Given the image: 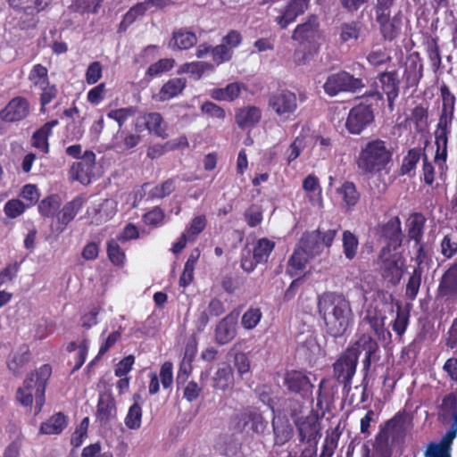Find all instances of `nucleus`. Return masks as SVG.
Segmentation results:
<instances>
[{
	"label": "nucleus",
	"instance_id": "f257e3e1",
	"mask_svg": "<svg viewBox=\"0 0 457 457\" xmlns=\"http://www.w3.org/2000/svg\"><path fill=\"white\" fill-rule=\"evenodd\" d=\"M328 335L334 338L342 337L353 322V312L350 302L343 294L325 292L318 301Z\"/></svg>",
	"mask_w": 457,
	"mask_h": 457
},
{
	"label": "nucleus",
	"instance_id": "f03ea898",
	"mask_svg": "<svg viewBox=\"0 0 457 457\" xmlns=\"http://www.w3.org/2000/svg\"><path fill=\"white\" fill-rule=\"evenodd\" d=\"M84 204L85 197L79 195L61 208V196L52 194L39 202L38 211L42 216L52 219L51 227L54 231L62 233L83 208Z\"/></svg>",
	"mask_w": 457,
	"mask_h": 457
},
{
	"label": "nucleus",
	"instance_id": "7ed1b4c3",
	"mask_svg": "<svg viewBox=\"0 0 457 457\" xmlns=\"http://www.w3.org/2000/svg\"><path fill=\"white\" fill-rule=\"evenodd\" d=\"M392 161L393 152L387 143L380 138H373L361 145L355 162L363 175L373 177L387 170Z\"/></svg>",
	"mask_w": 457,
	"mask_h": 457
},
{
	"label": "nucleus",
	"instance_id": "20e7f679",
	"mask_svg": "<svg viewBox=\"0 0 457 457\" xmlns=\"http://www.w3.org/2000/svg\"><path fill=\"white\" fill-rule=\"evenodd\" d=\"M440 97L442 106L435 130V143L436 145L435 158L445 161L447 157L448 137L451 133L454 118L456 97L445 83L440 86Z\"/></svg>",
	"mask_w": 457,
	"mask_h": 457
},
{
	"label": "nucleus",
	"instance_id": "39448f33",
	"mask_svg": "<svg viewBox=\"0 0 457 457\" xmlns=\"http://www.w3.org/2000/svg\"><path fill=\"white\" fill-rule=\"evenodd\" d=\"M231 426L237 433L262 434L268 425L262 411L254 406H246L239 410L231 418Z\"/></svg>",
	"mask_w": 457,
	"mask_h": 457
},
{
	"label": "nucleus",
	"instance_id": "423d86ee",
	"mask_svg": "<svg viewBox=\"0 0 457 457\" xmlns=\"http://www.w3.org/2000/svg\"><path fill=\"white\" fill-rule=\"evenodd\" d=\"M268 105L283 120H291L298 109V97L287 88H278L269 94Z\"/></svg>",
	"mask_w": 457,
	"mask_h": 457
},
{
	"label": "nucleus",
	"instance_id": "0eeeda50",
	"mask_svg": "<svg viewBox=\"0 0 457 457\" xmlns=\"http://www.w3.org/2000/svg\"><path fill=\"white\" fill-rule=\"evenodd\" d=\"M362 87L364 83L361 79L345 71L330 74L323 85L324 92L328 96H336L343 92L355 93Z\"/></svg>",
	"mask_w": 457,
	"mask_h": 457
},
{
	"label": "nucleus",
	"instance_id": "6e6552de",
	"mask_svg": "<svg viewBox=\"0 0 457 457\" xmlns=\"http://www.w3.org/2000/svg\"><path fill=\"white\" fill-rule=\"evenodd\" d=\"M375 115L370 104L361 103L349 110L345 128L351 135H361L374 122Z\"/></svg>",
	"mask_w": 457,
	"mask_h": 457
},
{
	"label": "nucleus",
	"instance_id": "1a4fd4ad",
	"mask_svg": "<svg viewBox=\"0 0 457 457\" xmlns=\"http://www.w3.org/2000/svg\"><path fill=\"white\" fill-rule=\"evenodd\" d=\"M352 350H345L333 364V377L343 385V390L349 393L352 380L358 364L355 353Z\"/></svg>",
	"mask_w": 457,
	"mask_h": 457
},
{
	"label": "nucleus",
	"instance_id": "9d476101",
	"mask_svg": "<svg viewBox=\"0 0 457 457\" xmlns=\"http://www.w3.org/2000/svg\"><path fill=\"white\" fill-rule=\"evenodd\" d=\"M378 233L386 245L379 253V258L387 256L392 250L399 248L403 242L402 223L399 217H392L386 223L378 227Z\"/></svg>",
	"mask_w": 457,
	"mask_h": 457
},
{
	"label": "nucleus",
	"instance_id": "9b49d317",
	"mask_svg": "<svg viewBox=\"0 0 457 457\" xmlns=\"http://www.w3.org/2000/svg\"><path fill=\"white\" fill-rule=\"evenodd\" d=\"M320 21L316 14L307 16L304 22L298 24L292 33V39L300 45L315 46L321 37Z\"/></svg>",
	"mask_w": 457,
	"mask_h": 457
},
{
	"label": "nucleus",
	"instance_id": "f8f14e48",
	"mask_svg": "<svg viewBox=\"0 0 457 457\" xmlns=\"http://www.w3.org/2000/svg\"><path fill=\"white\" fill-rule=\"evenodd\" d=\"M167 129L168 125L163 117L156 112L142 113L135 121V129L137 132L147 130L150 134H154L162 139H166L169 137Z\"/></svg>",
	"mask_w": 457,
	"mask_h": 457
},
{
	"label": "nucleus",
	"instance_id": "ddd939ff",
	"mask_svg": "<svg viewBox=\"0 0 457 457\" xmlns=\"http://www.w3.org/2000/svg\"><path fill=\"white\" fill-rule=\"evenodd\" d=\"M295 427L301 443L318 444L321 437V427L317 413L311 411L307 416L299 418L295 421Z\"/></svg>",
	"mask_w": 457,
	"mask_h": 457
},
{
	"label": "nucleus",
	"instance_id": "4468645a",
	"mask_svg": "<svg viewBox=\"0 0 457 457\" xmlns=\"http://www.w3.org/2000/svg\"><path fill=\"white\" fill-rule=\"evenodd\" d=\"M284 385L288 392L298 395L302 398L309 397L314 387L307 372L297 370L286 372Z\"/></svg>",
	"mask_w": 457,
	"mask_h": 457
},
{
	"label": "nucleus",
	"instance_id": "2eb2a0df",
	"mask_svg": "<svg viewBox=\"0 0 457 457\" xmlns=\"http://www.w3.org/2000/svg\"><path fill=\"white\" fill-rule=\"evenodd\" d=\"M96 154L93 151H86L79 162H74L69 171L72 180L79 181L83 185L91 183L95 177Z\"/></svg>",
	"mask_w": 457,
	"mask_h": 457
},
{
	"label": "nucleus",
	"instance_id": "dca6fc26",
	"mask_svg": "<svg viewBox=\"0 0 457 457\" xmlns=\"http://www.w3.org/2000/svg\"><path fill=\"white\" fill-rule=\"evenodd\" d=\"M30 113V104L23 96H15L0 111V119L6 123L19 122Z\"/></svg>",
	"mask_w": 457,
	"mask_h": 457
},
{
	"label": "nucleus",
	"instance_id": "f3484780",
	"mask_svg": "<svg viewBox=\"0 0 457 457\" xmlns=\"http://www.w3.org/2000/svg\"><path fill=\"white\" fill-rule=\"evenodd\" d=\"M423 61L419 53L410 54L405 62L403 80L406 90L412 89L416 91L423 77Z\"/></svg>",
	"mask_w": 457,
	"mask_h": 457
},
{
	"label": "nucleus",
	"instance_id": "a211bd4d",
	"mask_svg": "<svg viewBox=\"0 0 457 457\" xmlns=\"http://www.w3.org/2000/svg\"><path fill=\"white\" fill-rule=\"evenodd\" d=\"M118 409L116 400L112 393L104 392L99 395L96 420L101 426H109L117 420Z\"/></svg>",
	"mask_w": 457,
	"mask_h": 457
},
{
	"label": "nucleus",
	"instance_id": "6ab92c4d",
	"mask_svg": "<svg viewBox=\"0 0 457 457\" xmlns=\"http://www.w3.org/2000/svg\"><path fill=\"white\" fill-rule=\"evenodd\" d=\"M375 15L383 39L386 41L395 39L401 31V18L397 15L392 17L391 10H378Z\"/></svg>",
	"mask_w": 457,
	"mask_h": 457
},
{
	"label": "nucleus",
	"instance_id": "aec40b11",
	"mask_svg": "<svg viewBox=\"0 0 457 457\" xmlns=\"http://www.w3.org/2000/svg\"><path fill=\"white\" fill-rule=\"evenodd\" d=\"M436 294L437 297L445 300L457 299V262L451 264L442 275Z\"/></svg>",
	"mask_w": 457,
	"mask_h": 457
},
{
	"label": "nucleus",
	"instance_id": "412c9836",
	"mask_svg": "<svg viewBox=\"0 0 457 457\" xmlns=\"http://www.w3.org/2000/svg\"><path fill=\"white\" fill-rule=\"evenodd\" d=\"M309 0H289L281 13L275 19L281 29H285L289 24L295 22L300 15L308 9Z\"/></svg>",
	"mask_w": 457,
	"mask_h": 457
},
{
	"label": "nucleus",
	"instance_id": "4be33fe9",
	"mask_svg": "<svg viewBox=\"0 0 457 457\" xmlns=\"http://www.w3.org/2000/svg\"><path fill=\"white\" fill-rule=\"evenodd\" d=\"M378 79L381 85L383 94L386 96L388 108L394 110L395 101L399 96L400 81L398 79L397 71H383L378 75Z\"/></svg>",
	"mask_w": 457,
	"mask_h": 457
},
{
	"label": "nucleus",
	"instance_id": "5701e85b",
	"mask_svg": "<svg viewBox=\"0 0 457 457\" xmlns=\"http://www.w3.org/2000/svg\"><path fill=\"white\" fill-rule=\"evenodd\" d=\"M237 320L235 316L228 314L216 325L214 335L216 343L223 345L231 342L237 336Z\"/></svg>",
	"mask_w": 457,
	"mask_h": 457
},
{
	"label": "nucleus",
	"instance_id": "b1692460",
	"mask_svg": "<svg viewBox=\"0 0 457 457\" xmlns=\"http://www.w3.org/2000/svg\"><path fill=\"white\" fill-rule=\"evenodd\" d=\"M51 374L52 367L49 364H44L36 370L37 379L33 383L35 385L36 414L41 411L45 404L46 387Z\"/></svg>",
	"mask_w": 457,
	"mask_h": 457
},
{
	"label": "nucleus",
	"instance_id": "393cba45",
	"mask_svg": "<svg viewBox=\"0 0 457 457\" xmlns=\"http://www.w3.org/2000/svg\"><path fill=\"white\" fill-rule=\"evenodd\" d=\"M186 78H173L165 82L153 96L155 101L165 102L179 96L187 87Z\"/></svg>",
	"mask_w": 457,
	"mask_h": 457
},
{
	"label": "nucleus",
	"instance_id": "a878e982",
	"mask_svg": "<svg viewBox=\"0 0 457 457\" xmlns=\"http://www.w3.org/2000/svg\"><path fill=\"white\" fill-rule=\"evenodd\" d=\"M262 111L259 107L248 105L236 111L235 120L241 129L252 128L260 122Z\"/></svg>",
	"mask_w": 457,
	"mask_h": 457
},
{
	"label": "nucleus",
	"instance_id": "bb28decb",
	"mask_svg": "<svg viewBox=\"0 0 457 457\" xmlns=\"http://www.w3.org/2000/svg\"><path fill=\"white\" fill-rule=\"evenodd\" d=\"M271 425L274 434V445L282 446L291 440L294 436V428L287 418H274Z\"/></svg>",
	"mask_w": 457,
	"mask_h": 457
},
{
	"label": "nucleus",
	"instance_id": "cd10ccee",
	"mask_svg": "<svg viewBox=\"0 0 457 457\" xmlns=\"http://www.w3.org/2000/svg\"><path fill=\"white\" fill-rule=\"evenodd\" d=\"M59 124L58 120H52L46 122L37 129L32 135V145L44 154L49 152L48 139L53 134V129Z\"/></svg>",
	"mask_w": 457,
	"mask_h": 457
},
{
	"label": "nucleus",
	"instance_id": "c85d7f7f",
	"mask_svg": "<svg viewBox=\"0 0 457 457\" xmlns=\"http://www.w3.org/2000/svg\"><path fill=\"white\" fill-rule=\"evenodd\" d=\"M427 219L421 212H413L406 220L407 237L410 241L420 244L423 240Z\"/></svg>",
	"mask_w": 457,
	"mask_h": 457
},
{
	"label": "nucleus",
	"instance_id": "c756f323",
	"mask_svg": "<svg viewBox=\"0 0 457 457\" xmlns=\"http://www.w3.org/2000/svg\"><path fill=\"white\" fill-rule=\"evenodd\" d=\"M385 313L378 308L371 305L366 312L364 320L370 324L374 334L379 338L385 339V334L391 337V333L385 328Z\"/></svg>",
	"mask_w": 457,
	"mask_h": 457
},
{
	"label": "nucleus",
	"instance_id": "7c9ffc66",
	"mask_svg": "<svg viewBox=\"0 0 457 457\" xmlns=\"http://www.w3.org/2000/svg\"><path fill=\"white\" fill-rule=\"evenodd\" d=\"M337 195L342 199V207L346 212H351L360 201L361 194L355 184L352 181H345L337 188Z\"/></svg>",
	"mask_w": 457,
	"mask_h": 457
},
{
	"label": "nucleus",
	"instance_id": "2f4dec72",
	"mask_svg": "<svg viewBox=\"0 0 457 457\" xmlns=\"http://www.w3.org/2000/svg\"><path fill=\"white\" fill-rule=\"evenodd\" d=\"M67 425L68 417L60 411L41 423L39 433L43 435H60L66 428Z\"/></svg>",
	"mask_w": 457,
	"mask_h": 457
},
{
	"label": "nucleus",
	"instance_id": "473e14b6",
	"mask_svg": "<svg viewBox=\"0 0 457 457\" xmlns=\"http://www.w3.org/2000/svg\"><path fill=\"white\" fill-rule=\"evenodd\" d=\"M141 399L139 394L133 395L134 403L129 406L128 413L125 416L124 424L130 430H137L141 428L143 419V409L140 403Z\"/></svg>",
	"mask_w": 457,
	"mask_h": 457
},
{
	"label": "nucleus",
	"instance_id": "72a5a7b5",
	"mask_svg": "<svg viewBox=\"0 0 457 457\" xmlns=\"http://www.w3.org/2000/svg\"><path fill=\"white\" fill-rule=\"evenodd\" d=\"M312 258L304 250L295 245L293 253L287 261V273L290 277L296 276L299 271L305 269L309 260Z\"/></svg>",
	"mask_w": 457,
	"mask_h": 457
},
{
	"label": "nucleus",
	"instance_id": "f704fd0d",
	"mask_svg": "<svg viewBox=\"0 0 457 457\" xmlns=\"http://www.w3.org/2000/svg\"><path fill=\"white\" fill-rule=\"evenodd\" d=\"M382 262L381 266V274L385 280L393 286H396L402 277H403V270L398 264V261L391 258H386L384 256L383 258H379Z\"/></svg>",
	"mask_w": 457,
	"mask_h": 457
},
{
	"label": "nucleus",
	"instance_id": "c9c22d12",
	"mask_svg": "<svg viewBox=\"0 0 457 457\" xmlns=\"http://www.w3.org/2000/svg\"><path fill=\"white\" fill-rule=\"evenodd\" d=\"M320 231L319 229L305 231L303 233L301 238L296 244V246L302 248L304 252L313 257L320 252Z\"/></svg>",
	"mask_w": 457,
	"mask_h": 457
},
{
	"label": "nucleus",
	"instance_id": "e433bc0d",
	"mask_svg": "<svg viewBox=\"0 0 457 457\" xmlns=\"http://www.w3.org/2000/svg\"><path fill=\"white\" fill-rule=\"evenodd\" d=\"M242 85L238 82L228 84L225 87H217L210 91V96L216 101L233 102L241 94Z\"/></svg>",
	"mask_w": 457,
	"mask_h": 457
},
{
	"label": "nucleus",
	"instance_id": "4c0bfd02",
	"mask_svg": "<svg viewBox=\"0 0 457 457\" xmlns=\"http://www.w3.org/2000/svg\"><path fill=\"white\" fill-rule=\"evenodd\" d=\"M213 387L225 391L234 385V371L229 364H223L213 376Z\"/></svg>",
	"mask_w": 457,
	"mask_h": 457
},
{
	"label": "nucleus",
	"instance_id": "58836bf2",
	"mask_svg": "<svg viewBox=\"0 0 457 457\" xmlns=\"http://www.w3.org/2000/svg\"><path fill=\"white\" fill-rule=\"evenodd\" d=\"M425 154L424 149L421 147H414L408 151L407 154L403 158V162L400 167V175H411V171H414L417 164L423 160Z\"/></svg>",
	"mask_w": 457,
	"mask_h": 457
},
{
	"label": "nucleus",
	"instance_id": "ea45409f",
	"mask_svg": "<svg viewBox=\"0 0 457 457\" xmlns=\"http://www.w3.org/2000/svg\"><path fill=\"white\" fill-rule=\"evenodd\" d=\"M171 41L179 50H187L197 43V37L187 29H179L173 31Z\"/></svg>",
	"mask_w": 457,
	"mask_h": 457
},
{
	"label": "nucleus",
	"instance_id": "a19ab883",
	"mask_svg": "<svg viewBox=\"0 0 457 457\" xmlns=\"http://www.w3.org/2000/svg\"><path fill=\"white\" fill-rule=\"evenodd\" d=\"M177 177L170 178L154 186L147 194L149 200H161L171 195L177 188Z\"/></svg>",
	"mask_w": 457,
	"mask_h": 457
},
{
	"label": "nucleus",
	"instance_id": "79ce46f5",
	"mask_svg": "<svg viewBox=\"0 0 457 457\" xmlns=\"http://www.w3.org/2000/svg\"><path fill=\"white\" fill-rule=\"evenodd\" d=\"M275 248V242L267 238L262 237L258 239L253 247L251 253L254 256L257 262L261 264L266 263L268 259Z\"/></svg>",
	"mask_w": 457,
	"mask_h": 457
},
{
	"label": "nucleus",
	"instance_id": "37998d69",
	"mask_svg": "<svg viewBox=\"0 0 457 457\" xmlns=\"http://www.w3.org/2000/svg\"><path fill=\"white\" fill-rule=\"evenodd\" d=\"M238 344H235L229 353L233 355V365L240 378L251 372V360L249 354L237 350Z\"/></svg>",
	"mask_w": 457,
	"mask_h": 457
},
{
	"label": "nucleus",
	"instance_id": "c03bdc74",
	"mask_svg": "<svg viewBox=\"0 0 457 457\" xmlns=\"http://www.w3.org/2000/svg\"><path fill=\"white\" fill-rule=\"evenodd\" d=\"M147 11V4L144 2L137 3L134 6L130 7L124 14L119 25L118 31H126L131 24H133L138 18L144 16Z\"/></svg>",
	"mask_w": 457,
	"mask_h": 457
},
{
	"label": "nucleus",
	"instance_id": "a18cd8bd",
	"mask_svg": "<svg viewBox=\"0 0 457 457\" xmlns=\"http://www.w3.org/2000/svg\"><path fill=\"white\" fill-rule=\"evenodd\" d=\"M363 24L360 21L343 22L339 27V39L342 43L351 40H358L362 30Z\"/></svg>",
	"mask_w": 457,
	"mask_h": 457
},
{
	"label": "nucleus",
	"instance_id": "49530a36",
	"mask_svg": "<svg viewBox=\"0 0 457 457\" xmlns=\"http://www.w3.org/2000/svg\"><path fill=\"white\" fill-rule=\"evenodd\" d=\"M214 66L208 62L195 61L186 62L179 67V73H187L195 79H200L206 71H212Z\"/></svg>",
	"mask_w": 457,
	"mask_h": 457
},
{
	"label": "nucleus",
	"instance_id": "de8ad7c7",
	"mask_svg": "<svg viewBox=\"0 0 457 457\" xmlns=\"http://www.w3.org/2000/svg\"><path fill=\"white\" fill-rule=\"evenodd\" d=\"M342 247L345 257L352 261L358 253L359 238L351 230H344L342 234Z\"/></svg>",
	"mask_w": 457,
	"mask_h": 457
},
{
	"label": "nucleus",
	"instance_id": "09e8293b",
	"mask_svg": "<svg viewBox=\"0 0 457 457\" xmlns=\"http://www.w3.org/2000/svg\"><path fill=\"white\" fill-rule=\"evenodd\" d=\"M410 321V310L403 308L401 303L396 304V315L392 323V329L400 337L405 333Z\"/></svg>",
	"mask_w": 457,
	"mask_h": 457
},
{
	"label": "nucleus",
	"instance_id": "8fccbe9b",
	"mask_svg": "<svg viewBox=\"0 0 457 457\" xmlns=\"http://www.w3.org/2000/svg\"><path fill=\"white\" fill-rule=\"evenodd\" d=\"M118 241L119 240L113 238L107 241V256L114 266L122 267L125 263L126 254L124 250L120 246Z\"/></svg>",
	"mask_w": 457,
	"mask_h": 457
},
{
	"label": "nucleus",
	"instance_id": "3c124183",
	"mask_svg": "<svg viewBox=\"0 0 457 457\" xmlns=\"http://www.w3.org/2000/svg\"><path fill=\"white\" fill-rule=\"evenodd\" d=\"M378 342L369 334H361L358 339L351 344L345 350H352V353H355L357 361L361 352H367L376 345Z\"/></svg>",
	"mask_w": 457,
	"mask_h": 457
},
{
	"label": "nucleus",
	"instance_id": "603ef678",
	"mask_svg": "<svg viewBox=\"0 0 457 457\" xmlns=\"http://www.w3.org/2000/svg\"><path fill=\"white\" fill-rule=\"evenodd\" d=\"M33 376L32 373L30 377L27 378L23 387H19L16 393L17 400L26 407L31 406L33 403V389H35Z\"/></svg>",
	"mask_w": 457,
	"mask_h": 457
},
{
	"label": "nucleus",
	"instance_id": "864d4df0",
	"mask_svg": "<svg viewBox=\"0 0 457 457\" xmlns=\"http://www.w3.org/2000/svg\"><path fill=\"white\" fill-rule=\"evenodd\" d=\"M422 273L423 270L421 267H415L408 279L405 294L406 296L411 300H414L418 295L421 285Z\"/></svg>",
	"mask_w": 457,
	"mask_h": 457
},
{
	"label": "nucleus",
	"instance_id": "5fc2aeb1",
	"mask_svg": "<svg viewBox=\"0 0 457 457\" xmlns=\"http://www.w3.org/2000/svg\"><path fill=\"white\" fill-rule=\"evenodd\" d=\"M30 361V352L27 347L23 352L15 353L12 357L8 361V369L14 374L19 375L21 373L23 367Z\"/></svg>",
	"mask_w": 457,
	"mask_h": 457
},
{
	"label": "nucleus",
	"instance_id": "6e6d98bb",
	"mask_svg": "<svg viewBox=\"0 0 457 457\" xmlns=\"http://www.w3.org/2000/svg\"><path fill=\"white\" fill-rule=\"evenodd\" d=\"M103 0H73L70 5V10L73 12L96 13L101 6Z\"/></svg>",
	"mask_w": 457,
	"mask_h": 457
},
{
	"label": "nucleus",
	"instance_id": "4d7b16f0",
	"mask_svg": "<svg viewBox=\"0 0 457 457\" xmlns=\"http://www.w3.org/2000/svg\"><path fill=\"white\" fill-rule=\"evenodd\" d=\"M175 61L172 58H163L152 63L147 71L145 76L149 79L156 78L164 72L170 71L174 66Z\"/></svg>",
	"mask_w": 457,
	"mask_h": 457
},
{
	"label": "nucleus",
	"instance_id": "13d9d810",
	"mask_svg": "<svg viewBox=\"0 0 457 457\" xmlns=\"http://www.w3.org/2000/svg\"><path fill=\"white\" fill-rule=\"evenodd\" d=\"M206 225L207 219L205 215L201 214L195 216L186 228L184 233L187 234L190 238V242H193L204 230Z\"/></svg>",
	"mask_w": 457,
	"mask_h": 457
},
{
	"label": "nucleus",
	"instance_id": "bf43d9fd",
	"mask_svg": "<svg viewBox=\"0 0 457 457\" xmlns=\"http://www.w3.org/2000/svg\"><path fill=\"white\" fill-rule=\"evenodd\" d=\"M41 89V94L39 97L40 103V112H46V106L49 104L54 99L56 98L58 95V88L56 85L46 83L38 87Z\"/></svg>",
	"mask_w": 457,
	"mask_h": 457
},
{
	"label": "nucleus",
	"instance_id": "052dcab7",
	"mask_svg": "<svg viewBox=\"0 0 457 457\" xmlns=\"http://www.w3.org/2000/svg\"><path fill=\"white\" fill-rule=\"evenodd\" d=\"M427 53L428 59L431 62L432 68L435 71L439 70L442 64V58L440 48L437 43V38L430 37L427 42Z\"/></svg>",
	"mask_w": 457,
	"mask_h": 457
},
{
	"label": "nucleus",
	"instance_id": "680f3d73",
	"mask_svg": "<svg viewBox=\"0 0 457 457\" xmlns=\"http://www.w3.org/2000/svg\"><path fill=\"white\" fill-rule=\"evenodd\" d=\"M165 212L160 206H155L152 210L146 212L143 217V222L150 227L158 228L164 222Z\"/></svg>",
	"mask_w": 457,
	"mask_h": 457
},
{
	"label": "nucleus",
	"instance_id": "e2e57ef3",
	"mask_svg": "<svg viewBox=\"0 0 457 457\" xmlns=\"http://www.w3.org/2000/svg\"><path fill=\"white\" fill-rule=\"evenodd\" d=\"M387 430L381 428L379 433L375 437L373 448L376 453H380L384 457H390L391 453L389 450V436Z\"/></svg>",
	"mask_w": 457,
	"mask_h": 457
},
{
	"label": "nucleus",
	"instance_id": "0e129e2a",
	"mask_svg": "<svg viewBox=\"0 0 457 457\" xmlns=\"http://www.w3.org/2000/svg\"><path fill=\"white\" fill-rule=\"evenodd\" d=\"M29 79L35 87L49 83L47 68L40 63L35 64L29 74Z\"/></svg>",
	"mask_w": 457,
	"mask_h": 457
},
{
	"label": "nucleus",
	"instance_id": "69168bd1",
	"mask_svg": "<svg viewBox=\"0 0 457 457\" xmlns=\"http://www.w3.org/2000/svg\"><path fill=\"white\" fill-rule=\"evenodd\" d=\"M28 205L20 199L12 198L8 200L4 206V214L10 219H15L23 214Z\"/></svg>",
	"mask_w": 457,
	"mask_h": 457
},
{
	"label": "nucleus",
	"instance_id": "338daca9",
	"mask_svg": "<svg viewBox=\"0 0 457 457\" xmlns=\"http://www.w3.org/2000/svg\"><path fill=\"white\" fill-rule=\"evenodd\" d=\"M406 422L405 411H400L396 412L391 419H389L384 425V428L390 433L395 431L404 432Z\"/></svg>",
	"mask_w": 457,
	"mask_h": 457
},
{
	"label": "nucleus",
	"instance_id": "774afa93",
	"mask_svg": "<svg viewBox=\"0 0 457 457\" xmlns=\"http://www.w3.org/2000/svg\"><path fill=\"white\" fill-rule=\"evenodd\" d=\"M441 253L446 259L453 258L457 253V237L452 234L445 235L440 244Z\"/></svg>",
	"mask_w": 457,
	"mask_h": 457
}]
</instances>
